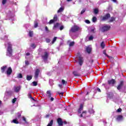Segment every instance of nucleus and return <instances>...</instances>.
Masks as SVG:
<instances>
[{
  "label": "nucleus",
  "instance_id": "obj_37",
  "mask_svg": "<svg viewBox=\"0 0 126 126\" xmlns=\"http://www.w3.org/2000/svg\"><path fill=\"white\" fill-rule=\"evenodd\" d=\"M29 35L30 37H32V36H33V32L32 31H30Z\"/></svg>",
  "mask_w": 126,
  "mask_h": 126
},
{
  "label": "nucleus",
  "instance_id": "obj_4",
  "mask_svg": "<svg viewBox=\"0 0 126 126\" xmlns=\"http://www.w3.org/2000/svg\"><path fill=\"white\" fill-rule=\"evenodd\" d=\"M79 29H80L79 27L76 25L73 26V27H71V30L70 31V34H71V32H72L73 33H74V32L79 31Z\"/></svg>",
  "mask_w": 126,
  "mask_h": 126
},
{
  "label": "nucleus",
  "instance_id": "obj_52",
  "mask_svg": "<svg viewBox=\"0 0 126 126\" xmlns=\"http://www.w3.org/2000/svg\"><path fill=\"white\" fill-rule=\"evenodd\" d=\"M25 64H26V65H28V64H29V62H28V61H26Z\"/></svg>",
  "mask_w": 126,
  "mask_h": 126
},
{
  "label": "nucleus",
  "instance_id": "obj_28",
  "mask_svg": "<svg viewBox=\"0 0 126 126\" xmlns=\"http://www.w3.org/2000/svg\"><path fill=\"white\" fill-rule=\"evenodd\" d=\"M34 28H37L38 27V22L37 21H34Z\"/></svg>",
  "mask_w": 126,
  "mask_h": 126
},
{
  "label": "nucleus",
  "instance_id": "obj_5",
  "mask_svg": "<svg viewBox=\"0 0 126 126\" xmlns=\"http://www.w3.org/2000/svg\"><path fill=\"white\" fill-rule=\"evenodd\" d=\"M21 117V114H20V113H18L17 114V118H16L15 119L13 120L12 123H13L14 124H19V123L18 122V120H19Z\"/></svg>",
  "mask_w": 126,
  "mask_h": 126
},
{
  "label": "nucleus",
  "instance_id": "obj_46",
  "mask_svg": "<svg viewBox=\"0 0 126 126\" xmlns=\"http://www.w3.org/2000/svg\"><path fill=\"white\" fill-rule=\"evenodd\" d=\"M58 94H59L60 96L61 97H63V93H58Z\"/></svg>",
  "mask_w": 126,
  "mask_h": 126
},
{
  "label": "nucleus",
  "instance_id": "obj_23",
  "mask_svg": "<svg viewBox=\"0 0 126 126\" xmlns=\"http://www.w3.org/2000/svg\"><path fill=\"white\" fill-rule=\"evenodd\" d=\"M115 20H116V18H115L113 17H112L109 20V22H113V21H115Z\"/></svg>",
  "mask_w": 126,
  "mask_h": 126
},
{
  "label": "nucleus",
  "instance_id": "obj_36",
  "mask_svg": "<svg viewBox=\"0 0 126 126\" xmlns=\"http://www.w3.org/2000/svg\"><path fill=\"white\" fill-rule=\"evenodd\" d=\"M1 40H7V35H4V37H1Z\"/></svg>",
  "mask_w": 126,
  "mask_h": 126
},
{
  "label": "nucleus",
  "instance_id": "obj_42",
  "mask_svg": "<svg viewBox=\"0 0 126 126\" xmlns=\"http://www.w3.org/2000/svg\"><path fill=\"white\" fill-rule=\"evenodd\" d=\"M54 22L55 21L53 19H52V20H51L48 23L49 24H52V23H54Z\"/></svg>",
  "mask_w": 126,
  "mask_h": 126
},
{
  "label": "nucleus",
  "instance_id": "obj_20",
  "mask_svg": "<svg viewBox=\"0 0 126 126\" xmlns=\"http://www.w3.org/2000/svg\"><path fill=\"white\" fill-rule=\"evenodd\" d=\"M46 96H47V97H48V98H51V97L52 96V94H51V91H48L47 92Z\"/></svg>",
  "mask_w": 126,
  "mask_h": 126
},
{
  "label": "nucleus",
  "instance_id": "obj_61",
  "mask_svg": "<svg viewBox=\"0 0 126 126\" xmlns=\"http://www.w3.org/2000/svg\"><path fill=\"white\" fill-rule=\"evenodd\" d=\"M63 124H64V125L66 124V121H64L63 122Z\"/></svg>",
  "mask_w": 126,
  "mask_h": 126
},
{
  "label": "nucleus",
  "instance_id": "obj_33",
  "mask_svg": "<svg viewBox=\"0 0 126 126\" xmlns=\"http://www.w3.org/2000/svg\"><path fill=\"white\" fill-rule=\"evenodd\" d=\"M53 20H54L55 21H57L58 20V16H57V15H54Z\"/></svg>",
  "mask_w": 126,
  "mask_h": 126
},
{
  "label": "nucleus",
  "instance_id": "obj_35",
  "mask_svg": "<svg viewBox=\"0 0 126 126\" xmlns=\"http://www.w3.org/2000/svg\"><path fill=\"white\" fill-rule=\"evenodd\" d=\"M31 47L32 48V49H35V48H36V45H35L34 43H32L31 45Z\"/></svg>",
  "mask_w": 126,
  "mask_h": 126
},
{
  "label": "nucleus",
  "instance_id": "obj_14",
  "mask_svg": "<svg viewBox=\"0 0 126 126\" xmlns=\"http://www.w3.org/2000/svg\"><path fill=\"white\" fill-rule=\"evenodd\" d=\"M64 10V6H62L58 10V13H60L61 12H63Z\"/></svg>",
  "mask_w": 126,
  "mask_h": 126
},
{
  "label": "nucleus",
  "instance_id": "obj_2",
  "mask_svg": "<svg viewBox=\"0 0 126 126\" xmlns=\"http://www.w3.org/2000/svg\"><path fill=\"white\" fill-rule=\"evenodd\" d=\"M6 44L7 46V53H6V56L8 57H11L12 56V48L11 43L10 42L5 43V46L6 47Z\"/></svg>",
  "mask_w": 126,
  "mask_h": 126
},
{
  "label": "nucleus",
  "instance_id": "obj_51",
  "mask_svg": "<svg viewBox=\"0 0 126 126\" xmlns=\"http://www.w3.org/2000/svg\"><path fill=\"white\" fill-rule=\"evenodd\" d=\"M49 83H51L50 85H53V80H50Z\"/></svg>",
  "mask_w": 126,
  "mask_h": 126
},
{
  "label": "nucleus",
  "instance_id": "obj_30",
  "mask_svg": "<svg viewBox=\"0 0 126 126\" xmlns=\"http://www.w3.org/2000/svg\"><path fill=\"white\" fill-rule=\"evenodd\" d=\"M62 83L63 85H64V84L66 85L67 83V82L63 79L62 80Z\"/></svg>",
  "mask_w": 126,
  "mask_h": 126
},
{
  "label": "nucleus",
  "instance_id": "obj_62",
  "mask_svg": "<svg viewBox=\"0 0 126 126\" xmlns=\"http://www.w3.org/2000/svg\"><path fill=\"white\" fill-rule=\"evenodd\" d=\"M72 0H67V1H71Z\"/></svg>",
  "mask_w": 126,
  "mask_h": 126
},
{
  "label": "nucleus",
  "instance_id": "obj_19",
  "mask_svg": "<svg viewBox=\"0 0 126 126\" xmlns=\"http://www.w3.org/2000/svg\"><path fill=\"white\" fill-rule=\"evenodd\" d=\"M92 50V48H91V47L90 46H88L86 48V51L87 52V53H88L89 54H90V53H91V51Z\"/></svg>",
  "mask_w": 126,
  "mask_h": 126
},
{
  "label": "nucleus",
  "instance_id": "obj_48",
  "mask_svg": "<svg viewBox=\"0 0 126 126\" xmlns=\"http://www.w3.org/2000/svg\"><path fill=\"white\" fill-rule=\"evenodd\" d=\"M85 12V9H83L81 12V14H83Z\"/></svg>",
  "mask_w": 126,
  "mask_h": 126
},
{
  "label": "nucleus",
  "instance_id": "obj_18",
  "mask_svg": "<svg viewBox=\"0 0 126 126\" xmlns=\"http://www.w3.org/2000/svg\"><path fill=\"white\" fill-rule=\"evenodd\" d=\"M108 84H109V85H114L115 84V80L112 79L108 81Z\"/></svg>",
  "mask_w": 126,
  "mask_h": 126
},
{
  "label": "nucleus",
  "instance_id": "obj_29",
  "mask_svg": "<svg viewBox=\"0 0 126 126\" xmlns=\"http://www.w3.org/2000/svg\"><path fill=\"white\" fill-rule=\"evenodd\" d=\"M57 39H58V37H55L52 40V44H54L55 43V42H56V41H57Z\"/></svg>",
  "mask_w": 126,
  "mask_h": 126
},
{
  "label": "nucleus",
  "instance_id": "obj_1",
  "mask_svg": "<svg viewBox=\"0 0 126 126\" xmlns=\"http://www.w3.org/2000/svg\"><path fill=\"white\" fill-rule=\"evenodd\" d=\"M1 71L2 73H5L7 76H9L12 73V69L11 67H7V65H4L1 67Z\"/></svg>",
  "mask_w": 126,
  "mask_h": 126
},
{
  "label": "nucleus",
  "instance_id": "obj_57",
  "mask_svg": "<svg viewBox=\"0 0 126 126\" xmlns=\"http://www.w3.org/2000/svg\"><path fill=\"white\" fill-rule=\"evenodd\" d=\"M50 100H51V101H54V97H51V98H50Z\"/></svg>",
  "mask_w": 126,
  "mask_h": 126
},
{
  "label": "nucleus",
  "instance_id": "obj_21",
  "mask_svg": "<svg viewBox=\"0 0 126 126\" xmlns=\"http://www.w3.org/2000/svg\"><path fill=\"white\" fill-rule=\"evenodd\" d=\"M106 45L105 44V42L104 41H102L101 43L100 44V47H101L102 49H104L105 48Z\"/></svg>",
  "mask_w": 126,
  "mask_h": 126
},
{
  "label": "nucleus",
  "instance_id": "obj_10",
  "mask_svg": "<svg viewBox=\"0 0 126 126\" xmlns=\"http://www.w3.org/2000/svg\"><path fill=\"white\" fill-rule=\"evenodd\" d=\"M40 70H39V69H36L34 73V78H35V79H37V78H38V76Z\"/></svg>",
  "mask_w": 126,
  "mask_h": 126
},
{
  "label": "nucleus",
  "instance_id": "obj_24",
  "mask_svg": "<svg viewBox=\"0 0 126 126\" xmlns=\"http://www.w3.org/2000/svg\"><path fill=\"white\" fill-rule=\"evenodd\" d=\"M23 121L24 122L25 124H28L27 122V121L26 120V118H25L24 116L22 117Z\"/></svg>",
  "mask_w": 126,
  "mask_h": 126
},
{
  "label": "nucleus",
  "instance_id": "obj_38",
  "mask_svg": "<svg viewBox=\"0 0 126 126\" xmlns=\"http://www.w3.org/2000/svg\"><path fill=\"white\" fill-rule=\"evenodd\" d=\"M23 76L22 74H18L17 75V78H22Z\"/></svg>",
  "mask_w": 126,
  "mask_h": 126
},
{
  "label": "nucleus",
  "instance_id": "obj_63",
  "mask_svg": "<svg viewBox=\"0 0 126 126\" xmlns=\"http://www.w3.org/2000/svg\"><path fill=\"white\" fill-rule=\"evenodd\" d=\"M92 31H94V30H92Z\"/></svg>",
  "mask_w": 126,
  "mask_h": 126
},
{
  "label": "nucleus",
  "instance_id": "obj_50",
  "mask_svg": "<svg viewBox=\"0 0 126 126\" xmlns=\"http://www.w3.org/2000/svg\"><path fill=\"white\" fill-rule=\"evenodd\" d=\"M64 27H63V26H61L60 27V30L62 31Z\"/></svg>",
  "mask_w": 126,
  "mask_h": 126
},
{
  "label": "nucleus",
  "instance_id": "obj_16",
  "mask_svg": "<svg viewBox=\"0 0 126 126\" xmlns=\"http://www.w3.org/2000/svg\"><path fill=\"white\" fill-rule=\"evenodd\" d=\"M111 17V15H110V14H107L105 16H104L103 17L102 20H107L108 18Z\"/></svg>",
  "mask_w": 126,
  "mask_h": 126
},
{
  "label": "nucleus",
  "instance_id": "obj_26",
  "mask_svg": "<svg viewBox=\"0 0 126 126\" xmlns=\"http://www.w3.org/2000/svg\"><path fill=\"white\" fill-rule=\"evenodd\" d=\"M73 74H74V76H79V74L77 73L76 71H74L73 72Z\"/></svg>",
  "mask_w": 126,
  "mask_h": 126
},
{
  "label": "nucleus",
  "instance_id": "obj_13",
  "mask_svg": "<svg viewBox=\"0 0 126 126\" xmlns=\"http://www.w3.org/2000/svg\"><path fill=\"white\" fill-rule=\"evenodd\" d=\"M123 86H124V81H121L120 82V83L117 87L118 90H121V89H122V87H123Z\"/></svg>",
  "mask_w": 126,
  "mask_h": 126
},
{
  "label": "nucleus",
  "instance_id": "obj_17",
  "mask_svg": "<svg viewBox=\"0 0 126 126\" xmlns=\"http://www.w3.org/2000/svg\"><path fill=\"white\" fill-rule=\"evenodd\" d=\"M60 27V24L59 23H56L54 24V26L53 28V30H56V29H58Z\"/></svg>",
  "mask_w": 126,
  "mask_h": 126
},
{
  "label": "nucleus",
  "instance_id": "obj_59",
  "mask_svg": "<svg viewBox=\"0 0 126 126\" xmlns=\"http://www.w3.org/2000/svg\"><path fill=\"white\" fill-rule=\"evenodd\" d=\"M26 55H27V56H30V53H27L26 54Z\"/></svg>",
  "mask_w": 126,
  "mask_h": 126
},
{
  "label": "nucleus",
  "instance_id": "obj_32",
  "mask_svg": "<svg viewBox=\"0 0 126 126\" xmlns=\"http://www.w3.org/2000/svg\"><path fill=\"white\" fill-rule=\"evenodd\" d=\"M98 12H99V10H98V9L95 8L94 9V13H95V14H97Z\"/></svg>",
  "mask_w": 126,
  "mask_h": 126
},
{
  "label": "nucleus",
  "instance_id": "obj_31",
  "mask_svg": "<svg viewBox=\"0 0 126 126\" xmlns=\"http://www.w3.org/2000/svg\"><path fill=\"white\" fill-rule=\"evenodd\" d=\"M92 21L94 23L96 22V21H97V18H96V17H94L93 18Z\"/></svg>",
  "mask_w": 126,
  "mask_h": 126
},
{
  "label": "nucleus",
  "instance_id": "obj_56",
  "mask_svg": "<svg viewBox=\"0 0 126 126\" xmlns=\"http://www.w3.org/2000/svg\"><path fill=\"white\" fill-rule=\"evenodd\" d=\"M45 31L48 32L49 31V30L48 29V27H45Z\"/></svg>",
  "mask_w": 126,
  "mask_h": 126
},
{
  "label": "nucleus",
  "instance_id": "obj_25",
  "mask_svg": "<svg viewBox=\"0 0 126 126\" xmlns=\"http://www.w3.org/2000/svg\"><path fill=\"white\" fill-rule=\"evenodd\" d=\"M32 76L27 75V79L29 81L31 80V79H32Z\"/></svg>",
  "mask_w": 126,
  "mask_h": 126
},
{
  "label": "nucleus",
  "instance_id": "obj_43",
  "mask_svg": "<svg viewBox=\"0 0 126 126\" xmlns=\"http://www.w3.org/2000/svg\"><path fill=\"white\" fill-rule=\"evenodd\" d=\"M6 1H7V0H2V4H5V3H6Z\"/></svg>",
  "mask_w": 126,
  "mask_h": 126
},
{
  "label": "nucleus",
  "instance_id": "obj_39",
  "mask_svg": "<svg viewBox=\"0 0 126 126\" xmlns=\"http://www.w3.org/2000/svg\"><path fill=\"white\" fill-rule=\"evenodd\" d=\"M89 113H90V114H94V110L92 109H90L89 110Z\"/></svg>",
  "mask_w": 126,
  "mask_h": 126
},
{
  "label": "nucleus",
  "instance_id": "obj_9",
  "mask_svg": "<svg viewBox=\"0 0 126 126\" xmlns=\"http://www.w3.org/2000/svg\"><path fill=\"white\" fill-rule=\"evenodd\" d=\"M116 121L117 122H122L124 121V117L123 115H118L116 116Z\"/></svg>",
  "mask_w": 126,
  "mask_h": 126
},
{
  "label": "nucleus",
  "instance_id": "obj_6",
  "mask_svg": "<svg viewBox=\"0 0 126 126\" xmlns=\"http://www.w3.org/2000/svg\"><path fill=\"white\" fill-rule=\"evenodd\" d=\"M111 28L110 26H103L101 28H100V31L102 32H105V31H108Z\"/></svg>",
  "mask_w": 126,
  "mask_h": 126
},
{
  "label": "nucleus",
  "instance_id": "obj_41",
  "mask_svg": "<svg viewBox=\"0 0 126 126\" xmlns=\"http://www.w3.org/2000/svg\"><path fill=\"white\" fill-rule=\"evenodd\" d=\"M103 2H106V1H104L103 0H101L98 2V4H101V3H103Z\"/></svg>",
  "mask_w": 126,
  "mask_h": 126
},
{
  "label": "nucleus",
  "instance_id": "obj_58",
  "mask_svg": "<svg viewBox=\"0 0 126 126\" xmlns=\"http://www.w3.org/2000/svg\"><path fill=\"white\" fill-rule=\"evenodd\" d=\"M59 87L60 88H62V87H63V85L60 84V85H59Z\"/></svg>",
  "mask_w": 126,
  "mask_h": 126
},
{
  "label": "nucleus",
  "instance_id": "obj_11",
  "mask_svg": "<svg viewBox=\"0 0 126 126\" xmlns=\"http://www.w3.org/2000/svg\"><path fill=\"white\" fill-rule=\"evenodd\" d=\"M21 89V87H20V86H15L14 87V91H15V92H16V93H18V92L20 91Z\"/></svg>",
  "mask_w": 126,
  "mask_h": 126
},
{
  "label": "nucleus",
  "instance_id": "obj_53",
  "mask_svg": "<svg viewBox=\"0 0 126 126\" xmlns=\"http://www.w3.org/2000/svg\"><path fill=\"white\" fill-rule=\"evenodd\" d=\"M1 115H3V111L0 110V116H1Z\"/></svg>",
  "mask_w": 126,
  "mask_h": 126
},
{
  "label": "nucleus",
  "instance_id": "obj_8",
  "mask_svg": "<svg viewBox=\"0 0 126 126\" xmlns=\"http://www.w3.org/2000/svg\"><path fill=\"white\" fill-rule=\"evenodd\" d=\"M43 60L44 62H46L48 59V57H49V54L47 52H45L42 56Z\"/></svg>",
  "mask_w": 126,
  "mask_h": 126
},
{
  "label": "nucleus",
  "instance_id": "obj_22",
  "mask_svg": "<svg viewBox=\"0 0 126 126\" xmlns=\"http://www.w3.org/2000/svg\"><path fill=\"white\" fill-rule=\"evenodd\" d=\"M103 53L104 55H105V56L106 57H108V58H109V59H112V57H111L108 56V55H107V53L106 52V50H103Z\"/></svg>",
  "mask_w": 126,
  "mask_h": 126
},
{
  "label": "nucleus",
  "instance_id": "obj_45",
  "mask_svg": "<svg viewBox=\"0 0 126 126\" xmlns=\"http://www.w3.org/2000/svg\"><path fill=\"white\" fill-rule=\"evenodd\" d=\"M45 40L46 43H50L51 42V40L49 38H46Z\"/></svg>",
  "mask_w": 126,
  "mask_h": 126
},
{
  "label": "nucleus",
  "instance_id": "obj_3",
  "mask_svg": "<svg viewBox=\"0 0 126 126\" xmlns=\"http://www.w3.org/2000/svg\"><path fill=\"white\" fill-rule=\"evenodd\" d=\"M82 110H83V104H80V107L78 110V116L79 117H80V118L83 117V116H85V114H86L87 113L86 111H84L81 114V112H82Z\"/></svg>",
  "mask_w": 126,
  "mask_h": 126
},
{
  "label": "nucleus",
  "instance_id": "obj_27",
  "mask_svg": "<svg viewBox=\"0 0 126 126\" xmlns=\"http://www.w3.org/2000/svg\"><path fill=\"white\" fill-rule=\"evenodd\" d=\"M28 97L30 99H32V100H33V101H35V99L32 97V96L31 95V94H28Z\"/></svg>",
  "mask_w": 126,
  "mask_h": 126
},
{
  "label": "nucleus",
  "instance_id": "obj_15",
  "mask_svg": "<svg viewBox=\"0 0 126 126\" xmlns=\"http://www.w3.org/2000/svg\"><path fill=\"white\" fill-rule=\"evenodd\" d=\"M67 43L69 44V47H73V46H74V44H75L74 41H70V40H68Z\"/></svg>",
  "mask_w": 126,
  "mask_h": 126
},
{
  "label": "nucleus",
  "instance_id": "obj_44",
  "mask_svg": "<svg viewBox=\"0 0 126 126\" xmlns=\"http://www.w3.org/2000/svg\"><path fill=\"white\" fill-rule=\"evenodd\" d=\"M93 36L92 35H91L89 38V39L90 41H92V40H93Z\"/></svg>",
  "mask_w": 126,
  "mask_h": 126
},
{
  "label": "nucleus",
  "instance_id": "obj_12",
  "mask_svg": "<svg viewBox=\"0 0 126 126\" xmlns=\"http://www.w3.org/2000/svg\"><path fill=\"white\" fill-rule=\"evenodd\" d=\"M57 122L58 124V126H62L63 125V120L61 118H58L57 120Z\"/></svg>",
  "mask_w": 126,
  "mask_h": 126
},
{
  "label": "nucleus",
  "instance_id": "obj_7",
  "mask_svg": "<svg viewBox=\"0 0 126 126\" xmlns=\"http://www.w3.org/2000/svg\"><path fill=\"white\" fill-rule=\"evenodd\" d=\"M78 63L79 65H82L83 64V63H84V59L82 57H79L78 59Z\"/></svg>",
  "mask_w": 126,
  "mask_h": 126
},
{
  "label": "nucleus",
  "instance_id": "obj_47",
  "mask_svg": "<svg viewBox=\"0 0 126 126\" xmlns=\"http://www.w3.org/2000/svg\"><path fill=\"white\" fill-rule=\"evenodd\" d=\"M117 113H121V112H122V109L121 108H119L117 109Z\"/></svg>",
  "mask_w": 126,
  "mask_h": 126
},
{
  "label": "nucleus",
  "instance_id": "obj_64",
  "mask_svg": "<svg viewBox=\"0 0 126 126\" xmlns=\"http://www.w3.org/2000/svg\"><path fill=\"white\" fill-rule=\"evenodd\" d=\"M88 93H87V95H88Z\"/></svg>",
  "mask_w": 126,
  "mask_h": 126
},
{
  "label": "nucleus",
  "instance_id": "obj_34",
  "mask_svg": "<svg viewBox=\"0 0 126 126\" xmlns=\"http://www.w3.org/2000/svg\"><path fill=\"white\" fill-rule=\"evenodd\" d=\"M37 85H38L37 82L34 81L32 82V86H37Z\"/></svg>",
  "mask_w": 126,
  "mask_h": 126
},
{
  "label": "nucleus",
  "instance_id": "obj_54",
  "mask_svg": "<svg viewBox=\"0 0 126 126\" xmlns=\"http://www.w3.org/2000/svg\"><path fill=\"white\" fill-rule=\"evenodd\" d=\"M96 90L98 92H101V90L99 88H97Z\"/></svg>",
  "mask_w": 126,
  "mask_h": 126
},
{
  "label": "nucleus",
  "instance_id": "obj_60",
  "mask_svg": "<svg viewBox=\"0 0 126 126\" xmlns=\"http://www.w3.org/2000/svg\"><path fill=\"white\" fill-rule=\"evenodd\" d=\"M112 1H113V2H117V0H112Z\"/></svg>",
  "mask_w": 126,
  "mask_h": 126
},
{
  "label": "nucleus",
  "instance_id": "obj_49",
  "mask_svg": "<svg viewBox=\"0 0 126 126\" xmlns=\"http://www.w3.org/2000/svg\"><path fill=\"white\" fill-rule=\"evenodd\" d=\"M85 22H86V23H87V24H90V21L89 20H85Z\"/></svg>",
  "mask_w": 126,
  "mask_h": 126
},
{
  "label": "nucleus",
  "instance_id": "obj_40",
  "mask_svg": "<svg viewBox=\"0 0 126 126\" xmlns=\"http://www.w3.org/2000/svg\"><path fill=\"white\" fill-rule=\"evenodd\" d=\"M16 100H17V98H15V97L12 99V102L13 104H14V103H15V102H16Z\"/></svg>",
  "mask_w": 126,
  "mask_h": 126
},
{
  "label": "nucleus",
  "instance_id": "obj_55",
  "mask_svg": "<svg viewBox=\"0 0 126 126\" xmlns=\"http://www.w3.org/2000/svg\"><path fill=\"white\" fill-rule=\"evenodd\" d=\"M49 117H50V115L49 114H47L45 116V118H49Z\"/></svg>",
  "mask_w": 126,
  "mask_h": 126
}]
</instances>
